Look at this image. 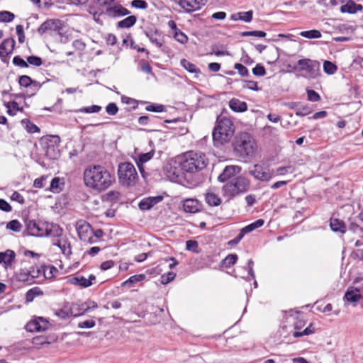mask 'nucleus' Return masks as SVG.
Wrapping results in <instances>:
<instances>
[{"label": "nucleus", "mask_w": 363, "mask_h": 363, "mask_svg": "<svg viewBox=\"0 0 363 363\" xmlns=\"http://www.w3.org/2000/svg\"><path fill=\"white\" fill-rule=\"evenodd\" d=\"M83 179L86 186L99 192L108 189L116 181L114 174L99 164L88 166L84 171Z\"/></svg>", "instance_id": "1"}, {"label": "nucleus", "mask_w": 363, "mask_h": 363, "mask_svg": "<svg viewBox=\"0 0 363 363\" xmlns=\"http://www.w3.org/2000/svg\"><path fill=\"white\" fill-rule=\"evenodd\" d=\"M233 146L235 155L246 162L252 159L257 151L255 140L250 133L245 132L235 136Z\"/></svg>", "instance_id": "2"}, {"label": "nucleus", "mask_w": 363, "mask_h": 363, "mask_svg": "<svg viewBox=\"0 0 363 363\" xmlns=\"http://www.w3.org/2000/svg\"><path fill=\"white\" fill-rule=\"evenodd\" d=\"M235 133L233 121L223 114L218 116L212 135L215 146L218 147L228 143Z\"/></svg>", "instance_id": "3"}, {"label": "nucleus", "mask_w": 363, "mask_h": 363, "mask_svg": "<svg viewBox=\"0 0 363 363\" xmlns=\"http://www.w3.org/2000/svg\"><path fill=\"white\" fill-rule=\"evenodd\" d=\"M208 160L201 152L189 151L180 158L179 165L185 172L194 173L203 169L208 164Z\"/></svg>", "instance_id": "4"}, {"label": "nucleus", "mask_w": 363, "mask_h": 363, "mask_svg": "<svg viewBox=\"0 0 363 363\" xmlns=\"http://www.w3.org/2000/svg\"><path fill=\"white\" fill-rule=\"evenodd\" d=\"M250 185L248 179L242 176L237 177L223 186V196L233 199L239 194L247 192L250 189Z\"/></svg>", "instance_id": "5"}, {"label": "nucleus", "mask_w": 363, "mask_h": 363, "mask_svg": "<svg viewBox=\"0 0 363 363\" xmlns=\"http://www.w3.org/2000/svg\"><path fill=\"white\" fill-rule=\"evenodd\" d=\"M118 177L119 182L125 186L134 185L138 179L135 167L130 162H121L118 164Z\"/></svg>", "instance_id": "6"}, {"label": "nucleus", "mask_w": 363, "mask_h": 363, "mask_svg": "<svg viewBox=\"0 0 363 363\" xmlns=\"http://www.w3.org/2000/svg\"><path fill=\"white\" fill-rule=\"evenodd\" d=\"M60 138L58 135H49L42 138L41 145L45 156L50 160H56L60 156L59 144Z\"/></svg>", "instance_id": "7"}, {"label": "nucleus", "mask_w": 363, "mask_h": 363, "mask_svg": "<svg viewBox=\"0 0 363 363\" xmlns=\"http://www.w3.org/2000/svg\"><path fill=\"white\" fill-rule=\"evenodd\" d=\"M297 65L301 71L306 72V74L303 76L307 79H315L320 74V65L318 61L310 59H301L298 60Z\"/></svg>", "instance_id": "8"}, {"label": "nucleus", "mask_w": 363, "mask_h": 363, "mask_svg": "<svg viewBox=\"0 0 363 363\" xmlns=\"http://www.w3.org/2000/svg\"><path fill=\"white\" fill-rule=\"evenodd\" d=\"M25 223L26 228L23 233V235L48 236L47 223H37L34 220H26Z\"/></svg>", "instance_id": "9"}, {"label": "nucleus", "mask_w": 363, "mask_h": 363, "mask_svg": "<svg viewBox=\"0 0 363 363\" xmlns=\"http://www.w3.org/2000/svg\"><path fill=\"white\" fill-rule=\"evenodd\" d=\"M249 173L256 180L265 182H269L275 176L273 169H271L267 166L259 164L253 165V167L250 169Z\"/></svg>", "instance_id": "10"}, {"label": "nucleus", "mask_w": 363, "mask_h": 363, "mask_svg": "<svg viewBox=\"0 0 363 363\" xmlns=\"http://www.w3.org/2000/svg\"><path fill=\"white\" fill-rule=\"evenodd\" d=\"M62 21L58 19L47 20L38 28V32L41 35L44 34L56 35L57 31L62 30Z\"/></svg>", "instance_id": "11"}, {"label": "nucleus", "mask_w": 363, "mask_h": 363, "mask_svg": "<svg viewBox=\"0 0 363 363\" xmlns=\"http://www.w3.org/2000/svg\"><path fill=\"white\" fill-rule=\"evenodd\" d=\"M78 236L81 240L88 243H94L93 228L91 225L85 221H79L76 226Z\"/></svg>", "instance_id": "12"}, {"label": "nucleus", "mask_w": 363, "mask_h": 363, "mask_svg": "<svg viewBox=\"0 0 363 363\" xmlns=\"http://www.w3.org/2000/svg\"><path fill=\"white\" fill-rule=\"evenodd\" d=\"M48 322L43 318L38 317L29 321L26 325V330L30 333L43 331L47 329Z\"/></svg>", "instance_id": "13"}, {"label": "nucleus", "mask_w": 363, "mask_h": 363, "mask_svg": "<svg viewBox=\"0 0 363 363\" xmlns=\"http://www.w3.org/2000/svg\"><path fill=\"white\" fill-rule=\"evenodd\" d=\"M145 35L150 41L157 48H161L164 43V36L157 29H147L144 31Z\"/></svg>", "instance_id": "14"}, {"label": "nucleus", "mask_w": 363, "mask_h": 363, "mask_svg": "<svg viewBox=\"0 0 363 363\" xmlns=\"http://www.w3.org/2000/svg\"><path fill=\"white\" fill-rule=\"evenodd\" d=\"M241 167L237 165H228L225 167L223 172L218 176V179L220 182H225L233 177L239 174Z\"/></svg>", "instance_id": "15"}, {"label": "nucleus", "mask_w": 363, "mask_h": 363, "mask_svg": "<svg viewBox=\"0 0 363 363\" xmlns=\"http://www.w3.org/2000/svg\"><path fill=\"white\" fill-rule=\"evenodd\" d=\"M183 209L189 213H196L201 210V203L196 199H186L182 201Z\"/></svg>", "instance_id": "16"}, {"label": "nucleus", "mask_w": 363, "mask_h": 363, "mask_svg": "<svg viewBox=\"0 0 363 363\" xmlns=\"http://www.w3.org/2000/svg\"><path fill=\"white\" fill-rule=\"evenodd\" d=\"M163 200L162 196H149L143 199L139 204V208L142 211H148L151 209L154 206L161 202Z\"/></svg>", "instance_id": "17"}, {"label": "nucleus", "mask_w": 363, "mask_h": 363, "mask_svg": "<svg viewBox=\"0 0 363 363\" xmlns=\"http://www.w3.org/2000/svg\"><path fill=\"white\" fill-rule=\"evenodd\" d=\"M362 298L361 290L354 287H349L344 296L345 301L353 303H356Z\"/></svg>", "instance_id": "18"}, {"label": "nucleus", "mask_w": 363, "mask_h": 363, "mask_svg": "<svg viewBox=\"0 0 363 363\" xmlns=\"http://www.w3.org/2000/svg\"><path fill=\"white\" fill-rule=\"evenodd\" d=\"M341 13L350 14L357 13L363 10L362 4H356L353 0H348L346 4L342 5L340 9Z\"/></svg>", "instance_id": "19"}, {"label": "nucleus", "mask_w": 363, "mask_h": 363, "mask_svg": "<svg viewBox=\"0 0 363 363\" xmlns=\"http://www.w3.org/2000/svg\"><path fill=\"white\" fill-rule=\"evenodd\" d=\"M203 0H183L179 5L186 12L191 13L200 9L201 5H204Z\"/></svg>", "instance_id": "20"}, {"label": "nucleus", "mask_w": 363, "mask_h": 363, "mask_svg": "<svg viewBox=\"0 0 363 363\" xmlns=\"http://www.w3.org/2000/svg\"><path fill=\"white\" fill-rule=\"evenodd\" d=\"M130 11L121 4L108 7L106 9V14L111 18H119L128 15Z\"/></svg>", "instance_id": "21"}, {"label": "nucleus", "mask_w": 363, "mask_h": 363, "mask_svg": "<svg viewBox=\"0 0 363 363\" xmlns=\"http://www.w3.org/2000/svg\"><path fill=\"white\" fill-rule=\"evenodd\" d=\"M52 245L58 247L66 256H69L72 254L70 242L65 238L53 240Z\"/></svg>", "instance_id": "22"}, {"label": "nucleus", "mask_w": 363, "mask_h": 363, "mask_svg": "<svg viewBox=\"0 0 363 363\" xmlns=\"http://www.w3.org/2000/svg\"><path fill=\"white\" fill-rule=\"evenodd\" d=\"M15 258L16 253L11 250H6L4 252H1V264H4L5 269L12 268Z\"/></svg>", "instance_id": "23"}, {"label": "nucleus", "mask_w": 363, "mask_h": 363, "mask_svg": "<svg viewBox=\"0 0 363 363\" xmlns=\"http://www.w3.org/2000/svg\"><path fill=\"white\" fill-rule=\"evenodd\" d=\"M65 185V182L63 177H55L51 180L48 189L54 194H59L64 189Z\"/></svg>", "instance_id": "24"}, {"label": "nucleus", "mask_w": 363, "mask_h": 363, "mask_svg": "<svg viewBox=\"0 0 363 363\" xmlns=\"http://www.w3.org/2000/svg\"><path fill=\"white\" fill-rule=\"evenodd\" d=\"M57 340L56 336L48 337L47 336H37L33 338V344L36 347H43L55 342Z\"/></svg>", "instance_id": "25"}, {"label": "nucleus", "mask_w": 363, "mask_h": 363, "mask_svg": "<svg viewBox=\"0 0 363 363\" xmlns=\"http://www.w3.org/2000/svg\"><path fill=\"white\" fill-rule=\"evenodd\" d=\"M229 107L234 112L242 113L247 109V104L238 99L233 98L229 101Z\"/></svg>", "instance_id": "26"}, {"label": "nucleus", "mask_w": 363, "mask_h": 363, "mask_svg": "<svg viewBox=\"0 0 363 363\" xmlns=\"http://www.w3.org/2000/svg\"><path fill=\"white\" fill-rule=\"evenodd\" d=\"M253 17V11L250 10L246 12H238L230 16L232 21H242L246 23L252 21Z\"/></svg>", "instance_id": "27"}, {"label": "nucleus", "mask_w": 363, "mask_h": 363, "mask_svg": "<svg viewBox=\"0 0 363 363\" xmlns=\"http://www.w3.org/2000/svg\"><path fill=\"white\" fill-rule=\"evenodd\" d=\"M35 275L31 274L30 271L23 269H21L20 272L17 274V279L19 281L25 282L28 284H30L34 282Z\"/></svg>", "instance_id": "28"}, {"label": "nucleus", "mask_w": 363, "mask_h": 363, "mask_svg": "<svg viewBox=\"0 0 363 363\" xmlns=\"http://www.w3.org/2000/svg\"><path fill=\"white\" fill-rule=\"evenodd\" d=\"M15 43V40L13 38H7L1 42V57L13 52Z\"/></svg>", "instance_id": "29"}, {"label": "nucleus", "mask_w": 363, "mask_h": 363, "mask_svg": "<svg viewBox=\"0 0 363 363\" xmlns=\"http://www.w3.org/2000/svg\"><path fill=\"white\" fill-rule=\"evenodd\" d=\"M62 30L57 31L56 35L59 36V40L62 43H67L72 39V30L67 28L63 23L61 26Z\"/></svg>", "instance_id": "30"}, {"label": "nucleus", "mask_w": 363, "mask_h": 363, "mask_svg": "<svg viewBox=\"0 0 363 363\" xmlns=\"http://www.w3.org/2000/svg\"><path fill=\"white\" fill-rule=\"evenodd\" d=\"M69 282L72 284L79 286L83 288H86L90 286L92 283L90 281V280H87L86 278H85L83 276L77 275L74 277H72L69 279Z\"/></svg>", "instance_id": "31"}, {"label": "nucleus", "mask_w": 363, "mask_h": 363, "mask_svg": "<svg viewBox=\"0 0 363 363\" xmlns=\"http://www.w3.org/2000/svg\"><path fill=\"white\" fill-rule=\"evenodd\" d=\"M48 236H52L55 239L60 238L62 235L63 230L57 224H50L47 223Z\"/></svg>", "instance_id": "32"}, {"label": "nucleus", "mask_w": 363, "mask_h": 363, "mask_svg": "<svg viewBox=\"0 0 363 363\" xmlns=\"http://www.w3.org/2000/svg\"><path fill=\"white\" fill-rule=\"evenodd\" d=\"M181 66L184 68L189 73L195 74L196 77L201 73L199 68L196 65L186 59H182L180 61Z\"/></svg>", "instance_id": "33"}, {"label": "nucleus", "mask_w": 363, "mask_h": 363, "mask_svg": "<svg viewBox=\"0 0 363 363\" xmlns=\"http://www.w3.org/2000/svg\"><path fill=\"white\" fill-rule=\"evenodd\" d=\"M87 312V306L85 303H72L71 305V313L72 316L77 317L84 315Z\"/></svg>", "instance_id": "34"}, {"label": "nucleus", "mask_w": 363, "mask_h": 363, "mask_svg": "<svg viewBox=\"0 0 363 363\" xmlns=\"http://www.w3.org/2000/svg\"><path fill=\"white\" fill-rule=\"evenodd\" d=\"M330 228L334 232H339L344 233L346 231V225L345 223L337 218L330 219Z\"/></svg>", "instance_id": "35"}, {"label": "nucleus", "mask_w": 363, "mask_h": 363, "mask_svg": "<svg viewBox=\"0 0 363 363\" xmlns=\"http://www.w3.org/2000/svg\"><path fill=\"white\" fill-rule=\"evenodd\" d=\"M137 21V17L135 16H129L125 18L118 21L117 23V28H129L133 26Z\"/></svg>", "instance_id": "36"}, {"label": "nucleus", "mask_w": 363, "mask_h": 363, "mask_svg": "<svg viewBox=\"0 0 363 363\" xmlns=\"http://www.w3.org/2000/svg\"><path fill=\"white\" fill-rule=\"evenodd\" d=\"M205 200L211 206H218L221 203L220 198L217 194L212 192L206 194Z\"/></svg>", "instance_id": "37"}, {"label": "nucleus", "mask_w": 363, "mask_h": 363, "mask_svg": "<svg viewBox=\"0 0 363 363\" xmlns=\"http://www.w3.org/2000/svg\"><path fill=\"white\" fill-rule=\"evenodd\" d=\"M211 52L209 55H215L216 56H225L229 55V52L226 50V47L224 45L213 44L211 47Z\"/></svg>", "instance_id": "38"}, {"label": "nucleus", "mask_w": 363, "mask_h": 363, "mask_svg": "<svg viewBox=\"0 0 363 363\" xmlns=\"http://www.w3.org/2000/svg\"><path fill=\"white\" fill-rule=\"evenodd\" d=\"M264 223V220L263 219H258L255 222L246 225L242 228L240 230L242 233L245 235L247 233H251L255 229L262 227Z\"/></svg>", "instance_id": "39"}, {"label": "nucleus", "mask_w": 363, "mask_h": 363, "mask_svg": "<svg viewBox=\"0 0 363 363\" xmlns=\"http://www.w3.org/2000/svg\"><path fill=\"white\" fill-rule=\"evenodd\" d=\"M145 279V275L143 274H135L129 277L126 281H123L121 284L122 286H133L136 283L143 281Z\"/></svg>", "instance_id": "40"}, {"label": "nucleus", "mask_w": 363, "mask_h": 363, "mask_svg": "<svg viewBox=\"0 0 363 363\" xmlns=\"http://www.w3.org/2000/svg\"><path fill=\"white\" fill-rule=\"evenodd\" d=\"M155 155V150H152L146 153H140L138 154L137 158L135 159V162L139 163L140 165L144 164L145 163L150 161Z\"/></svg>", "instance_id": "41"}, {"label": "nucleus", "mask_w": 363, "mask_h": 363, "mask_svg": "<svg viewBox=\"0 0 363 363\" xmlns=\"http://www.w3.org/2000/svg\"><path fill=\"white\" fill-rule=\"evenodd\" d=\"M43 291L39 287H33L29 289L26 294V299L27 302H31L35 297L43 295Z\"/></svg>", "instance_id": "42"}, {"label": "nucleus", "mask_w": 363, "mask_h": 363, "mask_svg": "<svg viewBox=\"0 0 363 363\" xmlns=\"http://www.w3.org/2000/svg\"><path fill=\"white\" fill-rule=\"evenodd\" d=\"M238 259V257L237 255L230 254L222 260V267L225 268H230L236 263Z\"/></svg>", "instance_id": "43"}, {"label": "nucleus", "mask_w": 363, "mask_h": 363, "mask_svg": "<svg viewBox=\"0 0 363 363\" xmlns=\"http://www.w3.org/2000/svg\"><path fill=\"white\" fill-rule=\"evenodd\" d=\"M299 35L301 37L308 39H317L321 38V33L318 30H310L306 31H301Z\"/></svg>", "instance_id": "44"}, {"label": "nucleus", "mask_w": 363, "mask_h": 363, "mask_svg": "<svg viewBox=\"0 0 363 363\" xmlns=\"http://www.w3.org/2000/svg\"><path fill=\"white\" fill-rule=\"evenodd\" d=\"M160 118L155 116H143L138 118L139 124L146 125L149 123H156Z\"/></svg>", "instance_id": "45"}, {"label": "nucleus", "mask_w": 363, "mask_h": 363, "mask_svg": "<svg viewBox=\"0 0 363 363\" xmlns=\"http://www.w3.org/2000/svg\"><path fill=\"white\" fill-rule=\"evenodd\" d=\"M43 84L40 83L38 81L34 80L30 86L27 88V92L26 94L29 97H32L36 94V93L39 91V89L41 88Z\"/></svg>", "instance_id": "46"}, {"label": "nucleus", "mask_w": 363, "mask_h": 363, "mask_svg": "<svg viewBox=\"0 0 363 363\" xmlns=\"http://www.w3.org/2000/svg\"><path fill=\"white\" fill-rule=\"evenodd\" d=\"M22 123L25 125V128L29 133H35L40 132V128L29 120L25 119L22 121Z\"/></svg>", "instance_id": "47"}, {"label": "nucleus", "mask_w": 363, "mask_h": 363, "mask_svg": "<svg viewBox=\"0 0 363 363\" xmlns=\"http://www.w3.org/2000/svg\"><path fill=\"white\" fill-rule=\"evenodd\" d=\"M337 67L330 61L325 60L323 63V70L328 74H333L337 72Z\"/></svg>", "instance_id": "48"}, {"label": "nucleus", "mask_w": 363, "mask_h": 363, "mask_svg": "<svg viewBox=\"0 0 363 363\" xmlns=\"http://www.w3.org/2000/svg\"><path fill=\"white\" fill-rule=\"evenodd\" d=\"M55 314L62 320H65L70 316H72V314L71 313V307L68 309L65 307L63 308L57 309L55 311Z\"/></svg>", "instance_id": "49"}, {"label": "nucleus", "mask_w": 363, "mask_h": 363, "mask_svg": "<svg viewBox=\"0 0 363 363\" xmlns=\"http://www.w3.org/2000/svg\"><path fill=\"white\" fill-rule=\"evenodd\" d=\"M315 332V329L313 327V324L311 323L307 328H306L303 331H295L293 333V336L294 337H300L304 335H309L313 334Z\"/></svg>", "instance_id": "50"}, {"label": "nucleus", "mask_w": 363, "mask_h": 363, "mask_svg": "<svg viewBox=\"0 0 363 363\" xmlns=\"http://www.w3.org/2000/svg\"><path fill=\"white\" fill-rule=\"evenodd\" d=\"M21 228L22 225L18 220H12L6 224V228L13 232H20Z\"/></svg>", "instance_id": "51"}, {"label": "nucleus", "mask_w": 363, "mask_h": 363, "mask_svg": "<svg viewBox=\"0 0 363 363\" xmlns=\"http://www.w3.org/2000/svg\"><path fill=\"white\" fill-rule=\"evenodd\" d=\"M306 325V322L303 319V315L297 313V316L295 318V321L294 323V327L295 330H301Z\"/></svg>", "instance_id": "52"}, {"label": "nucleus", "mask_w": 363, "mask_h": 363, "mask_svg": "<svg viewBox=\"0 0 363 363\" xmlns=\"http://www.w3.org/2000/svg\"><path fill=\"white\" fill-rule=\"evenodd\" d=\"M240 35L242 37L255 36L258 38H264L267 35V33L262 30L243 31L240 33Z\"/></svg>", "instance_id": "53"}, {"label": "nucleus", "mask_w": 363, "mask_h": 363, "mask_svg": "<svg viewBox=\"0 0 363 363\" xmlns=\"http://www.w3.org/2000/svg\"><path fill=\"white\" fill-rule=\"evenodd\" d=\"M34 80L28 75L19 77L18 84L21 87L28 88Z\"/></svg>", "instance_id": "54"}, {"label": "nucleus", "mask_w": 363, "mask_h": 363, "mask_svg": "<svg viewBox=\"0 0 363 363\" xmlns=\"http://www.w3.org/2000/svg\"><path fill=\"white\" fill-rule=\"evenodd\" d=\"M174 39L182 44H185L188 42V37L180 30L174 32Z\"/></svg>", "instance_id": "55"}, {"label": "nucleus", "mask_w": 363, "mask_h": 363, "mask_svg": "<svg viewBox=\"0 0 363 363\" xmlns=\"http://www.w3.org/2000/svg\"><path fill=\"white\" fill-rule=\"evenodd\" d=\"M311 112V108L307 105H300L296 110V115L298 116H304Z\"/></svg>", "instance_id": "56"}, {"label": "nucleus", "mask_w": 363, "mask_h": 363, "mask_svg": "<svg viewBox=\"0 0 363 363\" xmlns=\"http://www.w3.org/2000/svg\"><path fill=\"white\" fill-rule=\"evenodd\" d=\"M27 62L28 65L40 67L43 64V60L38 56L30 55L27 57Z\"/></svg>", "instance_id": "57"}, {"label": "nucleus", "mask_w": 363, "mask_h": 363, "mask_svg": "<svg viewBox=\"0 0 363 363\" xmlns=\"http://www.w3.org/2000/svg\"><path fill=\"white\" fill-rule=\"evenodd\" d=\"M6 107L8 108L7 113L11 116H14L16 114V113L20 111L18 104L16 101H12L6 105Z\"/></svg>", "instance_id": "58"}, {"label": "nucleus", "mask_w": 363, "mask_h": 363, "mask_svg": "<svg viewBox=\"0 0 363 363\" xmlns=\"http://www.w3.org/2000/svg\"><path fill=\"white\" fill-rule=\"evenodd\" d=\"M186 249L189 251L198 253L199 252V243L194 240H189L186 242Z\"/></svg>", "instance_id": "59"}, {"label": "nucleus", "mask_w": 363, "mask_h": 363, "mask_svg": "<svg viewBox=\"0 0 363 363\" xmlns=\"http://www.w3.org/2000/svg\"><path fill=\"white\" fill-rule=\"evenodd\" d=\"M101 110V107L98 105L83 107L79 109V112L86 113H98Z\"/></svg>", "instance_id": "60"}, {"label": "nucleus", "mask_w": 363, "mask_h": 363, "mask_svg": "<svg viewBox=\"0 0 363 363\" xmlns=\"http://www.w3.org/2000/svg\"><path fill=\"white\" fill-rule=\"evenodd\" d=\"M308 100L313 102H317L320 100V96L318 92L313 89H306Z\"/></svg>", "instance_id": "61"}, {"label": "nucleus", "mask_w": 363, "mask_h": 363, "mask_svg": "<svg viewBox=\"0 0 363 363\" xmlns=\"http://www.w3.org/2000/svg\"><path fill=\"white\" fill-rule=\"evenodd\" d=\"M242 82L244 83V85L242 86L243 88H247L250 90L253 91H259L261 89L258 86L257 82L252 81V80H242Z\"/></svg>", "instance_id": "62"}, {"label": "nucleus", "mask_w": 363, "mask_h": 363, "mask_svg": "<svg viewBox=\"0 0 363 363\" xmlns=\"http://www.w3.org/2000/svg\"><path fill=\"white\" fill-rule=\"evenodd\" d=\"M145 109L147 111L160 113L164 111L165 110V107L164 105L162 104H152L146 106Z\"/></svg>", "instance_id": "63"}, {"label": "nucleus", "mask_w": 363, "mask_h": 363, "mask_svg": "<svg viewBox=\"0 0 363 363\" xmlns=\"http://www.w3.org/2000/svg\"><path fill=\"white\" fill-rule=\"evenodd\" d=\"M176 277V274L172 272H169L167 274H164L161 276V283L162 284H167L171 282Z\"/></svg>", "instance_id": "64"}]
</instances>
